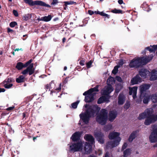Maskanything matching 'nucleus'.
Instances as JSON below:
<instances>
[{"mask_svg":"<svg viewBox=\"0 0 157 157\" xmlns=\"http://www.w3.org/2000/svg\"><path fill=\"white\" fill-rule=\"evenodd\" d=\"M100 109L101 108L97 105L90 106L86 109L84 113H82L79 115L80 118L85 124H87L90 118L97 115L96 117L97 122L101 125H104L108 120V113L106 109H103L98 113Z\"/></svg>","mask_w":157,"mask_h":157,"instance_id":"f257e3e1","label":"nucleus"},{"mask_svg":"<svg viewBox=\"0 0 157 157\" xmlns=\"http://www.w3.org/2000/svg\"><path fill=\"white\" fill-rule=\"evenodd\" d=\"M153 110L151 108H147L143 113H140L138 117L139 120L146 119L144 124L146 125H150L157 121V115L153 114Z\"/></svg>","mask_w":157,"mask_h":157,"instance_id":"f03ea898","label":"nucleus"},{"mask_svg":"<svg viewBox=\"0 0 157 157\" xmlns=\"http://www.w3.org/2000/svg\"><path fill=\"white\" fill-rule=\"evenodd\" d=\"M33 60L32 59L26 62L25 63L21 62L17 63L15 66L16 69L18 70H22L23 68L26 67V68L21 73L23 75L29 74L31 75L34 73L35 69L33 67L34 64L31 63Z\"/></svg>","mask_w":157,"mask_h":157,"instance_id":"7ed1b4c3","label":"nucleus"},{"mask_svg":"<svg viewBox=\"0 0 157 157\" xmlns=\"http://www.w3.org/2000/svg\"><path fill=\"white\" fill-rule=\"evenodd\" d=\"M84 138L90 142H86L84 148L85 152L86 154H90L92 151V145L94 143V139L92 135L89 134H86L84 136Z\"/></svg>","mask_w":157,"mask_h":157,"instance_id":"20e7f679","label":"nucleus"},{"mask_svg":"<svg viewBox=\"0 0 157 157\" xmlns=\"http://www.w3.org/2000/svg\"><path fill=\"white\" fill-rule=\"evenodd\" d=\"M143 65L142 62L141 61V57L137 58H134L130 62L129 67L131 68H137L142 66Z\"/></svg>","mask_w":157,"mask_h":157,"instance_id":"39448f33","label":"nucleus"},{"mask_svg":"<svg viewBox=\"0 0 157 157\" xmlns=\"http://www.w3.org/2000/svg\"><path fill=\"white\" fill-rule=\"evenodd\" d=\"M121 140V138L118 137L117 139H115L113 141L111 140L108 142L106 144V148L109 149L116 147L118 145Z\"/></svg>","mask_w":157,"mask_h":157,"instance_id":"423d86ee","label":"nucleus"},{"mask_svg":"<svg viewBox=\"0 0 157 157\" xmlns=\"http://www.w3.org/2000/svg\"><path fill=\"white\" fill-rule=\"evenodd\" d=\"M152 131L149 137V140L151 143L157 142V128H155L152 127Z\"/></svg>","mask_w":157,"mask_h":157,"instance_id":"0eeeda50","label":"nucleus"},{"mask_svg":"<svg viewBox=\"0 0 157 157\" xmlns=\"http://www.w3.org/2000/svg\"><path fill=\"white\" fill-rule=\"evenodd\" d=\"M82 146V143L81 141L75 143L70 146V150L73 152L77 151L80 150Z\"/></svg>","mask_w":157,"mask_h":157,"instance_id":"6e6552de","label":"nucleus"},{"mask_svg":"<svg viewBox=\"0 0 157 157\" xmlns=\"http://www.w3.org/2000/svg\"><path fill=\"white\" fill-rule=\"evenodd\" d=\"M113 90L114 89L112 86L111 85H109L105 87V89L103 90L102 93L103 95L108 96Z\"/></svg>","mask_w":157,"mask_h":157,"instance_id":"1a4fd4ad","label":"nucleus"},{"mask_svg":"<svg viewBox=\"0 0 157 157\" xmlns=\"http://www.w3.org/2000/svg\"><path fill=\"white\" fill-rule=\"evenodd\" d=\"M117 112L115 110L110 111L108 115L109 121L111 122L113 121L117 117Z\"/></svg>","mask_w":157,"mask_h":157,"instance_id":"9d476101","label":"nucleus"},{"mask_svg":"<svg viewBox=\"0 0 157 157\" xmlns=\"http://www.w3.org/2000/svg\"><path fill=\"white\" fill-rule=\"evenodd\" d=\"M139 75L144 78H147V76L150 75V73L149 71L146 69L142 68L139 71Z\"/></svg>","mask_w":157,"mask_h":157,"instance_id":"9b49d317","label":"nucleus"},{"mask_svg":"<svg viewBox=\"0 0 157 157\" xmlns=\"http://www.w3.org/2000/svg\"><path fill=\"white\" fill-rule=\"evenodd\" d=\"M82 133L80 132H76L72 134L71 139L74 142L79 141L80 140V138Z\"/></svg>","mask_w":157,"mask_h":157,"instance_id":"f8f14e48","label":"nucleus"},{"mask_svg":"<svg viewBox=\"0 0 157 157\" xmlns=\"http://www.w3.org/2000/svg\"><path fill=\"white\" fill-rule=\"evenodd\" d=\"M96 93H94L92 94H88L85 95L84 101L86 102L89 103L94 100V96L96 95Z\"/></svg>","mask_w":157,"mask_h":157,"instance_id":"ddd939ff","label":"nucleus"},{"mask_svg":"<svg viewBox=\"0 0 157 157\" xmlns=\"http://www.w3.org/2000/svg\"><path fill=\"white\" fill-rule=\"evenodd\" d=\"M126 97L123 93H120L118 97V103L119 105H122L126 100Z\"/></svg>","mask_w":157,"mask_h":157,"instance_id":"4468645a","label":"nucleus"},{"mask_svg":"<svg viewBox=\"0 0 157 157\" xmlns=\"http://www.w3.org/2000/svg\"><path fill=\"white\" fill-rule=\"evenodd\" d=\"M142 82V79L139 75H137L134 77L132 78L131 81V83L132 85L137 84L138 82Z\"/></svg>","mask_w":157,"mask_h":157,"instance_id":"2eb2a0df","label":"nucleus"},{"mask_svg":"<svg viewBox=\"0 0 157 157\" xmlns=\"http://www.w3.org/2000/svg\"><path fill=\"white\" fill-rule=\"evenodd\" d=\"M99 86L98 85H97L94 87L90 89L87 91H86L83 94V95H86L88 94H92L94 92H98L99 91V90L98 89Z\"/></svg>","mask_w":157,"mask_h":157,"instance_id":"dca6fc26","label":"nucleus"},{"mask_svg":"<svg viewBox=\"0 0 157 157\" xmlns=\"http://www.w3.org/2000/svg\"><path fill=\"white\" fill-rule=\"evenodd\" d=\"M120 133L117 132H113L109 133L108 137L110 140H112L114 139H117L119 137Z\"/></svg>","mask_w":157,"mask_h":157,"instance_id":"f3484780","label":"nucleus"},{"mask_svg":"<svg viewBox=\"0 0 157 157\" xmlns=\"http://www.w3.org/2000/svg\"><path fill=\"white\" fill-rule=\"evenodd\" d=\"M29 6H33L35 5L39 6V1H33V0H23Z\"/></svg>","mask_w":157,"mask_h":157,"instance_id":"a211bd4d","label":"nucleus"},{"mask_svg":"<svg viewBox=\"0 0 157 157\" xmlns=\"http://www.w3.org/2000/svg\"><path fill=\"white\" fill-rule=\"evenodd\" d=\"M150 87V85L148 84H145L141 85L140 90V93L142 94L144 93L147 90H148Z\"/></svg>","mask_w":157,"mask_h":157,"instance_id":"6ab92c4d","label":"nucleus"},{"mask_svg":"<svg viewBox=\"0 0 157 157\" xmlns=\"http://www.w3.org/2000/svg\"><path fill=\"white\" fill-rule=\"evenodd\" d=\"M157 50V44L156 45H150V47H147L145 48V50L149 51L150 52H155Z\"/></svg>","mask_w":157,"mask_h":157,"instance_id":"aec40b11","label":"nucleus"},{"mask_svg":"<svg viewBox=\"0 0 157 157\" xmlns=\"http://www.w3.org/2000/svg\"><path fill=\"white\" fill-rule=\"evenodd\" d=\"M157 79V71H152L150 80L151 81H155Z\"/></svg>","mask_w":157,"mask_h":157,"instance_id":"412c9836","label":"nucleus"},{"mask_svg":"<svg viewBox=\"0 0 157 157\" xmlns=\"http://www.w3.org/2000/svg\"><path fill=\"white\" fill-rule=\"evenodd\" d=\"M152 58L153 57H148L146 58L141 57V61L142 62L143 65L146 64L149 62L152 59Z\"/></svg>","mask_w":157,"mask_h":157,"instance_id":"4be33fe9","label":"nucleus"},{"mask_svg":"<svg viewBox=\"0 0 157 157\" xmlns=\"http://www.w3.org/2000/svg\"><path fill=\"white\" fill-rule=\"evenodd\" d=\"M136 133L137 132L136 131L133 132L131 133L128 138V140L130 142H132L133 139L136 138Z\"/></svg>","mask_w":157,"mask_h":157,"instance_id":"5701e85b","label":"nucleus"},{"mask_svg":"<svg viewBox=\"0 0 157 157\" xmlns=\"http://www.w3.org/2000/svg\"><path fill=\"white\" fill-rule=\"evenodd\" d=\"M25 77L23 75L19 76L18 78H16V81L17 82L20 83L25 81Z\"/></svg>","mask_w":157,"mask_h":157,"instance_id":"b1692460","label":"nucleus"},{"mask_svg":"<svg viewBox=\"0 0 157 157\" xmlns=\"http://www.w3.org/2000/svg\"><path fill=\"white\" fill-rule=\"evenodd\" d=\"M150 96V98L152 102L154 103L157 102V93L153 94Z\"/></svg>","mask_w":157,"mask_h":157,"instance_id":"393cba45","label":"nucleus"},{"mask_svg":"<svg viewBox=\"0 0 157 157\" xmlns=\"http://www.w3.org/2000/svg\"><path fill=\"white\" fill-rule=\"evenodd\" d=\"M15 82L14 79L13 78H8L4 80L2 82V83H10L13 82Z\"/></svg>","mask_w":157,"mask_h":157,"instance_id":"a878e982","label":"nucleus"},{"mask_svg":"<svg viewBox=\"0 0 157 157\" xmlns=\"http://www.w3.org/2000/svg\"><path fill=\"white\" fill-rule=\"evenodd\" d=\"M137 87L134 86L131 89H130L129 94L130 95H131L132 94H136Z\"/></svg>","mask_w":157,"mask_h":157,"instance_id":"bb28decb","label":"nucleus"},{"mask_svg":"<svg viewBox=\"0 0 157 157\" xmlns=\"http://www.w3.org/2000/svg\"><path fill=\"white\" fill-rule=\"evenodd\" d=\"M52 17L53 16L51 15H48V16L43 17V21L45 22L49 21L51 20Z\"/></svg>","mask_w":157,"mask_h":157,"instance_id":"cd10ccee","label":"nucleus"},{"mask_svg":"<svg viewBox=\"0 0 157 157\" xmlns=\"http://www.w3.org/2000/svg\"><path fill=\"white\" fill-rule=\"evenodd\" d=\"M131 150L129 148L126 149L123 152V156L124 157H127L128 155H130Z\"/></svg>","mask_w":157,"mask_h":157,"instance_id":"c85d7f7f","label":"nucleus"},{"mask_svg":"<svg viewBox=\"0 0 157 157\" xmlns=\"http://www.w3.org/2000/svg\"><path fill=\"white\" fill-rule=\"evenodd\" d=\"M111 12L112 13L116 14H122L123 13V11L121 10H118L115 8L113 10H111Z\"/></svg>","mask_w":157,"mask_h":157,"instance_id":"c756f323","label":"nucleus"},{"mask_svg":"<svg viewBox=\"0 0 157 157\" xmlns=\"http://www.w3.org/2000/svg\"><path fill=\"white\" fill-rule=\"evenodd\" d=\"M31 17L32 14H28L25 15L23 17V19L24 20L26 21L29 20Z\"/></svg>","mask_w":157,"mask_h":157,"instance_id":"7c9ffc66","label":"nucleus"},{"mask_svg":"<svg viewBox=\"0 0 157 157\" xmlns=\"http://www.w3.org/2000/svg\"><path fill=\"white\" fill-rule=\"evenodd\" d=\"M150 95H149L147 96H145L143 100V102L144 104H147L149 101L150 98Z\"/></svg>","mask_w":157,"mask_h":157,"instance_id":"2f4dec72","label":"nucleus"},{"mask_svg":"<svg viewBox=\"0 0 157 157\" xmlns=\"http://www.w3.org/2000/svg\"><path fill=\"white\" fill-rule=\"evenodd\" d=\"M39 6H45L47 7H50L51 6L48 4H46L44 2L41 1H39Z\"/></svg>","mask_w":157,"mask_h":157,"instance_id":"473e14b6","label":"nucleus"},{"mask_svg":"<svg viewBox=\"0 0 157 157\" xmlns=\"http://www.w3.org/2000/svg\"><path fill=\"white\" fill-rule=\"evenodd\" d=\"M95 136L97 140H98L100 138H104V136L103 134L101 132H98L95 134Z\"/></svg>","mask_w":157,"mask_h":157,"instance_id":"72a5a7b5","label":"nucleus"},{"mask_svg":"<svg viewBox=\"0 0 157 157\" xmlns=\"http://www.w3.org/2000/svg\"><path fill=\"white\" fill-rule=\"evenodd\" d=\"M119 66H116L114 67L113 70L112 71V73L114 75H116L118 71V68Z\"/></svg>","mask_w":157,"mask_h":157,"instance_id":"f704fd0d","label":"nucleus"},{"mask_svg":"<svg viewBox=\"0 0 157 157\" xmlns=\"http://www.w3.org/2000/svg\"><path fill=\"white\" fill-rule=\"evenodd\" d=\"M64 6H67V5H73L74 4H76V2L72 1H65L64 2Z\"/></svg>","mask_w":157,"mask_h":157,"instance_id":"c9c22d12","label":"nucleus"},{"mask_svg":"<svg viewBox=\"0 0 157 157\" xmlns=\"http://www.w3.org/2000/svg\"><path fill=\"white\" fill-rule=\"evenodd\" d=\"M4 85V87L6 89H10L13 86V84L12 83L8 84L7 83H3Z\"/></svg>","mask_w":157,"mask_h":157,"instance_id":"e433bc0d","label":"nucleus"},{"mask_svg":"<svg viewBox=\"0 0 157 157\" xmlns=\"http://www.w3.org/2000/svg\"><path fill=\"white\" fill-rule=\"evenodd\" d=\"M79 102V101H77L75 102H74L71 104V106L74 109L76 108Z\"/></svg>","mask_w":157,"mask_h":157,"instance_id":"4c0bfd02","label":"nucleus"},{"mask_svg":"<svg viewBox=\"0 0 157 157\" xmlns=\"http://www.w3.org/2000/svg\"><path fill=\"white\" fill-rule=\"evenodd\" d=\"M104 102L103 97L102 96L100 97L98 100L97 103L98 104H101Z\"/></svg>","mask_w":157,"mask_h":157,"instance_id":"58836bf2","label":"nucleus"},{"mask_svg":"<svg viewBox=\"0 0 157 157\" xmlns=\"http://www.w3.org/2000/svg\"><path fill=\"white\" fill-rule=\"evenodd\" d=\"M92 63L93 61L92 60H90L86 63V66L87 68H89L91 67Z\"/></svg>","mask_w":157,"mask_h":157,"instance_id":"ea45409f","label":"nucleus"},{"mask_svg":"<svg viewBox=\"0 0 157 157\" xmlns=\"http://www.w3.org/2000/svg\"><path fill=\"white\" fill-rule=\"evenodd\" d=\"M17 25V23L16 21L11 22L10 24V26L11 27L13 28L16 25Z\"/></svg>","mask_w":157,"mask_h":157,"instance_id":"a19ab883","label":"nucleus"},{"mask_svg":"<svg viewBox=\"0 0 157 157\" xmlns=\"http://www.w3.org/2000/svg\"><path fill=\"white\" fill-rule=\"evenodd\" d=\"M112 127V126L111 125H108L106 126L105 128L106 131H108L111 129Z\"/></svg>","mask_w":157,"mask_h":157,"instance_id":"79ce46f5","label":"nucleus"},{"mask_svg":"<svg viewBox=\"0 0 157 157\" xmlns=\"http://www.w3.org/2000/svg\"><path fill=\"white\" fill-rule=\"evenodd\" d=\"M130 106V104L129 103H126L124 106V108L126 109V110L128 109Z\"/></svg>","mask_w":157,"mask_h":157,"instance_id":"37998d69","label":"nucleus"},{"mask_svg":"<svg viewBox=\"0 0 157 157\" xmlns=\"http://www.w3.org/2000/svg\"><path fill=\"white\" fill-rule=\"evenodd\" d=\"M127 146V144L126 143H124L123 145L121 151H122L125 149Z\"/></svg>","mask_w":157,"mask_h":157,"instance_id":"c03bdc74","label":"nucleus"},{"mask_svg":"<svg viewBox=\"0 0 157 157\" xmlns=\"http://www.w3.org/2000/svg\"><path fill=\"white\" fill-rule=\"evenodd\" d=\"M85 60L83 59L80 60L79 63L81 66H83L85 65Z\"/></svg>","mask_w":157,"mask_h":157,"instance_id":"a18cd8bd","label":"nucleus"},{"mask_svg":"<svg viewBox=\"0 0 157 157\" xmlns=\"http://www.w3.org/2000/svg\"><path fill=\"white\" fill-rule=\"evenodd\" d=\"M7 32L8 33H11L13 34L14 33H15V32L14 30L9 28H8L7 29Z\"/></svg>","mask_w":157,"mask_h":157,"instance_id":"49530a36","label":"nucleus"},{"mask_svg":"<svg viewBox=\"0 0 157 157\" xmlns=\"http://www.w3.org/2000/svg\"><path fill=\"white\" fill-rule=\"evenodd\" d=\"M124 63L122 59H121L118 63V64L117 66H119V67H121L124 64Z\"/></svg>","mask_w":157,"mask_h":157,"instance_id":"de8ad7c7","label":"nucleus"},{"mask_svg":"<svg viewBox=\"0 0 157 157\" xmlns=\"http://www.w3.org/2000/svg\"><path fill=\"white\" fill-rule=\"evenodd\" d=\"M97 140L101 144H103L104 143V138H100V139Z\"/></svg>","mask_w":157,"mask_h":157,"instance_id":"09e8293b","label":"nucleus"},{"mask_svg":"<svg viewBox=\"0 0 157 157\" xmlns=\"http://www.w3.org/2000/svg\"><path fill=\"white\" fill-rule=\"evenodd\" d=\"M13 13L14 15L16 17H18V14L17 11L15 10H13Z\"/></svg>","mask_w":157,"mask_h":157,"instance_id":"8fccbe9b","label":"nucleus"},{"mask_svg":"<svg viewBox=\"0 0 157 157\" xmlns=\"http://www.w3.org/2000/svg\"><path fill=\"white\" fill-rule=\"evenodd\" d=\"M102 16H104V17H106L107 18L109 19L110 17V15L106 14L103 12V14H102Z\"/></svg>","mask_w":157,"mask_h":157,"instance_id":"3c124183","label":"nucleus"},{"mask_svg":"<svg viewBox=\"0 0 157 157\" xmlns=\"http://www.w3.org/2000/svg\"><path fill=\"white\" fill-rule=\"evenodd\" d=\"M116 79L117 81L120 82H122V81L121 78L119 76L116 77Z\"/></svg>","mask_w":157,"mask_h":157,"instance_id":"603ef678","label":"nucleus"},{"mask_svg":"<svg viewBox=\"0 0 157 157\" xmlns=\"http://www.w3.org/2000/svg\"><path fill=\"white\" fill-rule=\"evenodd\" d=\"M58 2L57 0H52V2L51 3V5H55Z\"/></svg>","mask_w":157,"mask_h":157,"instance_id":"864d4df0","label":"nucleus"},{"mask_svg":"<svg viewBox=\"0 0 157 157\" xmlns=\"http://www.w3.org/2000/svg\"><path fill=\"white\" fill-rule=\"evenodd\" d=\"M103 12H100L98 11H96L94 12V13H95L96 14H100L102 16V14H103Z\"/></svg>","mask_w":157,"mask_h":157,"instance_id":"5fc2aeb1","label":"nucleus"},{"mask_svg":"<svg viewBox=\"0 0 157 157\" xmlns=\"http://www.w3.org/2000/svg\"><path fill=\"white\" fill-rule=\"evenodd\" d=\"M14 108V106H13L11 107H9L6 109V110L8 111H11L13 110Z\"/></svg>","mask_w":157,"mask_h":157,"instance_id":"6e6d98bb","label":"nucleus"},{"mask_svg":"<svg viewBox=\"0 0 157 157\" xmlns=\"http://www.w3.org/2000/svg\"><path fill=\"white\" fill-rule=\"evenodd\" d=\"M95 153L96 155H101L102 154V152L101 151L99 150L98 151V152L97 151H95Z\"/></svg>","mask_w":157,"mask_h":157,"instance_id":"4d7b16f0","label":"nucleus"},{"mask_svg":"<svg viewBox=\"0 0 157 157\" xmlns=\"http://www.w3.org/2000/svg\"><path fill=\"white\" fill-rule=\"evenodd\" d=\"M88 13L90 15H92L94 13V12L90 10H89L88 11Z\"/></svg>","mask_w":157,"mask_h":157,"instance_id":"13d9d810","label":"nucleus"},{"mask_svg":"<svg viewBox=\"0 0 157 157\" xmlns=\"http://www.w3.org/2000/svg\"><path fill=\"white\" fill-rule=\"evenodd\" d=\"M103 98L104 101H109V98L105 96H102Z\"/></svg>","mask_w":157,"mask_h":157,"instance_id":"bf43d9fd","label":"nucleus"},{"mask_svg":"<svg viewBox=\"0 0 157 157\" xmlns=\"http://www.w3.org/2000/svg\"><path fill=\"white\" fill-rule=\"evenodd\" d=\"M75 69L78 71H80L82 70V68L81 67L78 66L75 68Z\"/></svg>","mask_w":157,"mask_h":157,"instance_id":"052dcab7","label":"nucleus"},{"mask_svg":"<svg viewBox=\"0 0 157 157\" xmlns=\"http://www.w3.org/2000/svg\"><path fill=\"white\" fill-rule=\"evenodd\" d=\"M50 86V85L48 84H47L45 85V88L46 91L48 90V89L49 88Z\"/></svg>","mask_w":157,"mask_h":157,"instance_id":"680f3d73","label":"nucleus"},{"mask_svg":"<svg viewBox=\"0 0 157 157\" xmlns=\"http://www.w3.org/2000/svg\"><path fill=\"white\" fill-rule=\"evenodd\" d=\"M26 112H24L22 113V120H24V118L26 117Z\"/></svg>","mask_w":157,"mask_h":157,"instance_id":"e2e57ef3","label":"nucleus"},{"mask_svg":"<svg viewBox=\"0 0 157 157\" xmlns=\"http://www.w3.org/2000/svg\"><path fill=\"white\" fill-rule=\"evenodd\" d=\"M121 90V89L116 88L115 90V93L116 94H118L120 90Z\"/></svg>","mask_w":157,"mask_h":157,"instance_id":"0e129e2a","label":"nucleus"},{"mask_svg":"<svg viewBox=\"0 0 157 157\" xmlns=\"http://www.w3.org/2000/svg\"><path fill=\"white\" fill-rule=\"evenodd\" d=\"M105 157H110L109 156V153L107 151L106 152Z\"/></svg>","mask_w":157,"mask_h":157,"instance_id":"69168bd1","label":"nucleus"},{"mask_svg":"<svg viewBox=\"0 0 157 157\" xmlns=\"http://www.w3.org/2000/svg\"><path fill=\"white\" fill-rule=\"evenodd\" d=\"M25 101L26 102L29 101L30 100V97H27L25 99Z\"/></svg>","mask_w":157,"mask_h":157,"instance_id":"338daca9","label":"nucleus"},{"mask_svg":"<svg viewBox=\"0 0 157 157\" xmlns=\"http://www.w3.org/2000/svg\"><path fill=\"white\" fill-rule=\"evenodd\" d=\"M118 2L120 4H121L123 3V0H118Z\"/></svg>","mask_w":157,"mask_h":157,"instance_id":"774afa93","label":"nucleus"}]
</instances>
